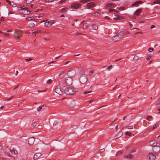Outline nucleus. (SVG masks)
Here are the masks:
<instances>
[{
    "label": "nucleus",
    "mask_w": 160,
    "mask_h": 160,
    "mask_svg": "<svg viewBox=\"0 0 160 160\" xmlns=\"http://www.w3.org/2000/svg\"><path fill=\"white\" fill-rule=\"evenodd\" d=\"M55 92L60 95H62V92L60 88H56L55 89Z\"/></svg>",
    "instance_id": "4468645a"
},
{
    "label": "nucleus",
    "mask_w": 160,
    "mask_h": 160,
    "mask_svg": "<svg viewBox=\"0 0 160 160\" xmlns=\"http://www.w3.org/2000/svg\"><path fill=\"white\" fill-rule=\"evenodd\" d=\"M152 117L151 116H148L147 117V120L149 121H150L149 120L150 118H152Z\"/></svg>",
    "instance_id": "de8ad7c7"
},
{
    "label": "nucleus",
    "mask_w": 160,
    "mask_h": 160,
    "mask_svg": "<svg viewBox=\"0 0 160 160\" xmlns=\"http://www.w3.org/2000/svg\"><path fill=\"white\" fill-rule=\"evenodd\" d=\"M155 27V26L154 25H152L151 27V28L152 29Z\"/></svg>",
    "instance_id": "680f3d73"
},
{
    "label": "nucleus",
    "mask_w": 160,
    "mask_h": 160,
    "mask_svg": "<svg viewBox=\"0 0 160 160\" xmlns=\"http://www.w3.org/2000/svg\"><path fill=\"white\" fill-rule=\"evenodd\" d=\"M65 1V0H61L60 1V2L61 3H62L63 2H64Z\"/></svg>",
    "instance_id": "e2e57ef3"
},
{
    "label": "nucleus",
    "mask_w": 160,
    "mask_h": 160,
    "mask_svg": "<svg viewBox=\"0 0 160 160\" xmlns=\"http://www.w3.org/2000/svg\"><path fill=\"white\" fill-rule=\"evenodd\" d=\"M88 26V23H85L83 25V27L84 28H86Z\"/></svg>",
    "instance_id": "4c0bfd02"
},
{
    "label": "nucleus",
    "mask_w": 160,
    "mask_h": 160,
    "mask_svg": "<svg viewBox=\"0 0 160 160\" xmlns=\"http://www.w3.org/2000/svg\"><path fill=\"white\" fill-rule=\"evenodd\" d=\"M41 32V31L39 30H37L35 31L32 32V34H34L35 33H38Z\"/></svg>",
    "instance_id": "7c9ffc66"
},
{
    "label": "nucleus",
    "mask_w": 160,
    "mask_h": 160,
    "mask_svg": "<svg viewBox=\"0 0 160 160\" xmlns=\"http://www.w3.org/2000/svg\"><path fill=\"white\" fill-rule=\"evenodd\" d=\"M35 25V24L33 22H31L29 24V26L30 27H33Z\"/></svg>",
    "instance_id": "72a5a7b5"
},
{
    "label": "nucleus",
    "mask_w": 160,
    "mask_h": 160,
    "mask_svg": "<svg viewBox=\"0 0 160 160\" xmlns=\"http://www.w3.org/2000/svg\"><path fill=\"white\" fill-rule=\"evenodd\" d=\"M150 144L153 147L157 145V143L155 140H153L150 142Z\"/></svg>",
    "instance_id": "a211bd4d"
},
{
    "label": "nucleus",
    "mask_w": 160,
    "mask_h": 160,
    "mask_svg": "<svg viewBox=\"0 0 160 160\" xmlns=\"http://www.w3.org/2000/svg\"><path fill=\"white\" fill-rule=\"evenodd\" d=\"M43 16V14H41L40 15H39L38 16V18H40V17H42Z\"/></svg>",
    "instance_id": "338daca9"
},
{
    "label": "nucleus",
    "mask_w": 160,
    "mask_h": 160,
    "mask_svg": "<svg viewBox=\"0 0 160 160\" xmlns=\"http://www.w3.org/2000/svg\"><path fill=\"white\" fill-rule=\"evenodd\" d=\"M125 158H128L129 159H131L133 158V155H132L131 153H129L128 154L126 155L125 156Z\"/></svg>",
    "instance_id": "412c9836"
},
{
    "label": "nucleus",
    "mask_w": 160,
    "mask_h": 160,
    "mask_svg": "<svg viewBox=\"0 0 160 160\" xmlns=\"http://www.w3.org/2000/svg\"><path fill=\"white\" fill-rule=\"evenodd\" d=\"M12 7H17V5L16 4H13L12 5Z\"/></svg>",
    "instance_id": "bf43d9fd"
},
{
    "label": "nucleus",
    "mask_w": 160,
    "mask_h": 160,
    "mask_svg": "<svg viewBox=\"0 0 160 160\" xmlns=\"http://www.w3.org/2000/svg\"><path fill=\"white\" fill-rule=\"evenodd\" d=\"M117 17L114 18V20H119L120 19H122L123 18L122 16H117Z\"/></svg>",
    "instance_id": "4be33fe9"
},
{
    "label": "nucleus",
    "mask_w": 160,
    "mask_h": 160,
    "mask_svg": "<svg viewBox=\"0 0 160 160\" xmlns=\"http://www.w3.org/2000/svg\"><path fill=\"white\" fill-rule=\"evenodd\" d=\"M132 133L131 132H129L127 131L125 132V134L126 135H128L130 136L132 134Z\"/></svg>",
    "instance_id": "f704fd0d"
},
{
    "label": "nucleus",
    "mask_w": 160,
    "mask_h": 160,
    "mask_svg": "<svg viewBox=\"0 0 160 160\" xmlns=\"http://www.w3.org/2000/svg\"><path fill=\"white\" fill-rule=\"evenodd\" d=\"M141 2L140 1H138L135 2L134 3L132 4V6L133 7H137L138 6L139 4L141 3Z\"/></svg>",
    "instance_id": "6ab92c4d"
},
{
    "label": "nucleus",
    "mask_w": 160,
    "mask_h": 160,
    "mask_svg": "<svg viewBox=\"0 0 160 160\" xmlns=\"http://www.w3.org/2000/svg\"><path fill=\"white\" fill-rule=\"evenodd\" d=\"M115 7V5L113 3H110L106 6L107 9L110 12H117L118 11L115 9H112L111 8Z\"/></svg>",
    "instance_id": "7ed1b4c3"
},
{
    "label": "nucleus",
    "mask_w": 160,
    "mask_h": 160,
    "mask_svg": "<svg viewBox=\"0 0 160 160\" xmlns=\"http://www.w3.org/2000/svg\"><path fill=\"white\" fill-rule=\"evenodd\" d=\"M123 132L122 131H120L118 133V134L115 136V138H119L122 135Z\"/></svg>",
    "instance_id": "aec40b11"
},
{
    "label": "nucleus",
    "mask_w": 160,
    "mask_h": 160,
    "mask_svg": "<svg viewBox=\"0 0 160 160\" xmlns=\"http://www.w3.org/2000/svg\"><path fill=\"white\" fill-rule=\"evenodd\" d=\"M105 149L104 148H102L100 150V152H104L105 151Z\"/></svg>",
    "instance_id": "13d9d810"
},
{
    "label": "nucleus",
    "mask_w": 160,
    "mask_h": 160,
    "mask_svg": "<svg viewBox=\"0 0 160 160\" xmlns=\"http://www.w3.org/2000/svg\"><path fill=\"white\" fill-rule=\"evenodd\" d=\"M34 18L33 17H29L26 18V20L28 21H30L32 20H33Z\"/></svg>",
    "instance_id": "c85d7f7f"
},
{
    "label": "nucleus",
    "mask_w": 160,
    "mask_h": 160,
    "mask_svg": "<svg viewBox=\"0 0 160 160\" xmlns=\"http://www.w3.org/2000/svg\"><path fill=\"white\" fill-rule=\"evenodd\" d=\"M95 4L93 2H91L87 3L86 4V6L87 7V8L90 9V8H92L95 7Z\"/></svg>",
    "instance_id": "9d476101"
},
{
    "label": "nucleus",
    "mask_w": 160,
    "mask_h": 160,
    "mask_svg": "<svg viewBox=\"0 0 160 160\" xmlns=\"http://www.w3.org/2000/svg\"><path fill=\"white\" fill-rule=\"evenodd\" d=\"M72 79L70 77H67L65 79V82L67 86L71 85L72 83Z\"/></svg>",
    "instance_id": "423d86ee"
},
{
    "label": "nucleus",
    "mask_w": 160,
    "mask_h": 160,
    "mask_svg": "<svg viewBox=\"0 0 160 160\" xmlns=\"http://www.w3.org/2000/svg\"><path fill=\"white\" fill-rule=\"evenodd\" d=\"M122 153V152L121 151H120L119 152H118L117 153V155L118 154H121Z\"/></svg>",
    "instance_id": "0e129e2a"
},
{
    "label": "nucleus",
    "mask_w": 160,
    "mask_h": 160,
    "mask_svg": "<svg viewBox=\"0 0 160 160\" xmlns=\"http://www.w3.org/2000/svg\"><path fill=\"white\" fill-rule=\"evenodd\" d=\"M90 0H80V2L82 3H88L90 2Z\"/></svg>",
    "instance_id": "393cba45"
},
{
    "label": "nucleus",
    "mask_w": 160,
    "mask_h": 160,
    "mask_svg": "<svg viewBox=\"0 0 160 160\" xmlns=\"http://www.w3.org/2000/svg\"><path fill=\"white\" fill-rule=\"evenodd\" d=\"M151 57V55L150 54H149L148 55L147 57L146 58V59L147 60H149Z\"/></svg>",
    "instance_id": "e433bc0d"
},
{
    "label": "nucleus",
    "mask_w": 160,
    "mask_h": 160,
    "mask_svg": "<svg viewBox=\"0 0 160 160\" xmlns=\"http://www.w3.org/2000/svg\"><path fill=\"white\" fill-rule=\"evenodd\" d=\"M117 9L120 11L125 10V8H124V7H120L119 8H117Z\"/></svg>",
    "instance_id": "473e14b6"
},
{
    "label": "nucleus",
    "mask_w": 160,
    "mask_h": 160,
    "mask_svg": "<svg viewBox=\"0 0 160 160\" xmlns=\"http://www.w3.org/2000/svg\"><path fill=\"white\" fill-rule=\"evenodd\" d=\"M6 2L9 3V4L11 5V2L9 0H6Z\"/></svg>",
    "instance_id": "6e6d98bb"
},
{
    "label": "nucleus",
    "mask_w": 160,
    "mask_h": 160,
    "mask_svg": "<svg viewBox=\"0 0 160 160\" xmlns=\"http://www.w3.org/2000/svg\"><path fill=\"white\" fill-rule=\"evenodd\" d=\"M58 121L56 120L53 122V125L55 126V125H57V124H58Z\"/></svg>",
    "instance_id": "79ce46f5"
},
{
    "label": "nucleus",
    "mask_w": 160,
    "mask_h": 160,
    "mask_svg": "<svg viewBox=\"0 0 160 160\" xmlns=\"http://www.w3.org/2000/svg\"><path fill=\"white\" fill-rule=\"evenodd\" d=\"M149 158L150 160H154L156 157L152 153H150L149 154Z\"/></svg>",
    "instance_id": "dca6fc26"
},
{
    "label": "nucleus",
    "mask_w": 160,
    "mask_h": 160,
    "mask_svg": "<svg viewBox=\"0 0 160 160\" xmlns=\"http://www.w3.org/2000/svg\"><path fill=\"white\" fill-rule=\"evenodd\" d=\"M125 128L128 129H132L133 128V126H129L125 127Z\"/></svg>",
    "instance_id": "c756f323"
},
{
    "label": "nucleus",
    "mask_w": 160,
    "mask_h": 160,
    "mask_svg": "<svg viewBox=\"0 0 160 160\" xmlns=\"http://www.w3.org/2000/svg\"><path fill=\"white\" fill-rule=\"evenodd\" d=\"M33 0H25V2L27 3H29L32 1Z\"/></svg>",
    "instance_id": "ea45409f"
},
{
    "label": "nucleus",
    "mask_w": 160,
    "mask_h": 160,
    "mask_svg": "<svg viewBox=\"0 0 160 160\" xmlns=\"http://www.w3.org/2000/svg\"><path fill=\"white\" fill-rule=\"evenodd\" d=\"M158 125L157 124H155L154 126H153V128H152V129H154L155 128H156L158 126Z\"/></svg>",
    "instance_id": "864d4df0"
},
{
    "label": "nucleus",
    "mask_w": 160,
    "mask_h": 160,
    "mask_svg": "<svg viewBox=\"0 0 160 160\" xmlns=\"http://www.w3.org/2000/svg\"><path fill=\"white\" fill-rule=\"evenodd\" d=\"M153 50V48H150L148 49V51L151 52Z\"/></svg>",
    "instance_id": "a18cd8bd"
},
{
    "label": "nucleus",
    "mask_w": 160,
    "mask_h": 160,
    "mask_svg": "<svg viewBox=\"0 0 160 160\" xmlns=\"http://www.w3.org/2000/svg\"><path fill=\"white\" fill-rule=\"evenodd\" d=\"M37 124V122H34L32 124V125L33 127H35L36 124Z\"/></svg>",
    "instance_id": "58836bf2"
},
{
    "label": "nucleus",
    "mask_w": 160,
    "mask_h": 160,
    "mask_svg": "<svg viewBox=\"0 0 160 160\" xmlns=\"http://www.w3.org/2000/svg\"><path fill=\"white\" fill-rule=\"evenodd\" d=\"M139 59L138 57L137 56H135L133 58V60H137Z\"/></svg>",
    "instance_id": "a19ab883"
},
{
    "label": "nucleus",
    "mask_w": 160,
    "mask_h": 160,
    "mask_svg": "<svg viewBox=\"0 0 160 160\" xmlns=\"http://www.w3.org/2000/svg\"><path fill=\"white\" fill-rule=\"evenodd\" d=\"M67 74L69 76L68 77H70L71 78H72L75 76L76 72L74 70L72 69L68 72Z\"/></svg>",
    "instance_id": "0eeeda50"
},
{
    "label": "nucleus",
    "mask_w": 160,
    "mask_h": 160,
    "mask_svg": "<svg viewBox=\"0 0 160 160\" xmlns=\"http://www.w3.org/2000/svg\"><path fill=\"white\" fill-rule=\"evenodd\" d=\"M81 5V4L78 3L74 2L71 4L70 8L72 9H77L79 8Z\"/></svg>",
    "instance_id": "20e7f679"
},
{
    "label": "nucleus",
    "mask_w": 160,
    "mask_h": 160,
    "mask_svg": "<svg viewBox=\"0 0 160 160\" xmlns=\"http://www.w3.org/2000/svg\"><path fill=\"white\" fill-rule=\"evenodd\" d=\"M5 36H9L10 34L7 32H3V33Z\"/></svg>",
    "instance_id": "49530a36"
},
{
    "label": "nucleus",
    "mask_w": 160,
    "mask_h": 160,
    "mask_svg": "<svg viewBox=\"0 0 160 160\" xmlns=\"http://www.w3.org/2000/svg\"><path fill=\"white\" fill-rule=\"evenodd\" d=\"M0 20L2 21H3L4 20L3 18V17H2Z\"/></svg>",
    "instance_id": "69168bd1"
},
{
    "label": "nucleus",
    "mask_w": 160,
    "mask_h": 160,
    "mask_svg": "<svg viewBox=\"0 0 160 160\" xmlns=\"http://www.w3.org/2000/svg\"><path fill=\"white\" fill-rule=\"evenodd\" d=\"M42 109V107L41 106H39L37 110L38 111H40Z\"/></svg>",
    "instance_id": "09e8293b"
},
{
    "label": "nucleus",
    "mask_w": 160,
    "mask_h": 160,
    "mask_svg": "<svg viewBox=\"0 0 160 160\" xmlns=\"http://www.w3.org/2000/svg\"><path fill=\"white\" fill-rule=\"evenodd\" d=\"M92 15L96 17H98L99 16L100 14L98 12H95L92 14Z\"/></svg>",
    "instance_id": "cd10ccee"
},
{
    "label": "nucleus",
    "mask_w": 160,
    "mask_h": 160,
    "mask_svg": "<svg viewBox=\"0 0 160 160\" xmlns=\"http://www.w3.org/2000/svg\"><path fill=\"white\" fill-rule=\"evenodd\" d=\"M153 151L155 153H158L160 151V148L158 146H156L152 148Z\"/></svg>",
    "instance_id": "f8f14e48"
},
{
    "label": "nucleus",
    "mask_w": 160,
    "mask_h": 160,
    "mask_svg": "<svg viewBox=\"0 0 160 160\" xmlns=\"http://www.w3.org/2000/svg\"><path fill=\"white\" fill-rule=\"evenodd\" d=\"M118 35H119L120 38H122L123 36V32H121L118 33Z\"/></svg>",
    "instance_id": "a878e982"
},
{
    "label": "nucleus",
    "mask_w": 160,
    "mask_h": 160,
    "mask_svg": "<svg viewBox=\"0 0 160 160\" xmlns=\"http://www.w3.org/2000/svg\"><path fill=\"white\" fill-rule=\"evenodd\" d=\"M92 92V91H88V92H84V94H87V93H90L91 92Z\"/></svg>",
    "instance_id": "3c124183"
},
{
    "label": "nucleus",
    "mask_w": 160,
    "mask_h": 160,
    "mask_svg": "<svg viewBox=\"0 0 160 160\" xmlns=\"http://www.w3.org/2000/svg\"><path fill=\"white\" fill-rule=\"evenodd\" d=\"M19 86V85H16V86L13 89V90H14L16 88H17Z\"/></svg>",
    "instance_id": "774afa93"
},
{
    "label": "nucleus",
    "mask_w": 160,
    "mask_h": 160,
    "mask_svg": "<svg viewBox=\"0 0 160 160\" xmlns=\"http://www.w3.org/2000/svg\"><path fill=\"white\" fill-rule=\"evenodd\" d=\"M68 10L69 9L68 8H64L61 9V11L62 12H67Z\"/></svg>",
    "instance_id": "b1692460"
},
{
    "label": "nucleus",
    "mask_w": 160,
    "mask_h": 160,
    "mask_svg": "<svg viewBox=\"0 0 160 160\" xmlns=\"http://www.w3.org/2000/svg\"><path fill=\"white\" fill-rule=\"evenodd\" d=\"M112 67V65H110V66L108 67V70H109Z\"/></svg>",
    "instance_id": "052dcab7"
},
{
    "label": "nucleus",
    "mask_w": 160,
    "mask_h": 160,
    "mask_svg": "<svg viewBox=\"0 0 160 160\" xmlns=\"http://www.w3.org/2000/svg\"><path fill=\"white\" fill-rule=\"evenodd\" d=\"M20 11L21 13L25 14H28L30 12V11L28 10L26 8H22L21 9Z\"/></svg>",
    "instance_id": "6e6552de"
},
{
    "label": "nucleus",
    "mask_w": 160,
    "mask_h": 160,
    "mask_svg": "<svg viewBox=\"0 0 160 160\" xmlns=\"http://www.w3.org/2000/svg\"><path fill=\"white\" fill-rule=\"evenodd\" d=\"M62 89L66 94L69 95H72L75 92V90L73 88H67L64 86L62 87Z\"/></svg>",
    "instance_id": "f257e3e1"
},
{
    "label": "nucleus",
    "mask_w": 160,
    "mask_h": 160,
    "mask_svg": "<svg viewBox=\"0 0 160 160\" xmlns=\"http://www.w3.org/2000/svg\"><path fill=\"white\" fill-rule=\"evenodd\" d=\"M156 104L158 105L160 104V99H158L156 102Z\"/></svg>",
    "instance_id": "c03bdc74"
},
{
    "label": "nucleus",
    "mask_w": 160,
    "mask_h": 160,
    "mask_svg": "<svg viewBox=\"0 0 160 160\" xmlns=\"http://www.w3.org/2000/svg\"><path fill=\"white\" fill-rule=\"evenodd\" d=\"M80 81L82 84L85 83L87 81L86 76L85 74H82L80 77Z\"/></svg>",
    "instance_id": "39448f33"
},
{
    "label": "nucleus",
    "mask_w": 160,
    "mask_h": 160,
    "mask_svg": "<svg viewBox=\"0 0 160 160\" xmlns=\"http://www.w3.org/2000/svg\"><path fill=\"white\" fill-rule=\"evenodd\" d=\"M92 28L93 29L95 30H97L98 28V27L97 25L96 24H93L92 25Z\"/></svg>",
    "instance_id": "bb28decb"
},
{
    "label": "nucleus",
    "mask_w": 160,
    "mask_h": 160,
    "mask_svg": "<svg viewBox=\"0 0 160 160\" xmlns=\"http://www.w3.org/2000/svg\"><path fill=\"white\" fill-rule=\"evenodd\" d=\"M153 3L160 4V0H156L154 1Z\"/></svg>",
    "instance_id": "2f4dec72"
},
{
    "label": "nucleus",
    "mask_w": 160,
    "mask_h": 160,
    "mask_svg": "<svg viewBox=\"0 0 160 160\" xmlns=\"http://www.w3.org/2000/svg\"><path fill=\"white\" fill-rule=\"evenodd\" d=\"M22 32L20 30H15L14 32V38L18 40L22 36Z\"/></svg>",
    "instance_id": "f03ea898"
},
{
    "label": "nucleus",
    "mask_w": 160,
    "mask_h": 160,
    "mask_svg": "<svg viewBox=\"0 0 160 160\" xmlns=\"http://www.w3.org/2000/svg\"><path fill=\"white\" fill-rule=\"evenodd\" d=\"M120 39L119 35H115L112 38V40L114 41H118Z\"/></svg>",
    "instance_id": "f3484780"
},
{
    "label": "nucleus",
    "mask_w": 160,
    "mask_h": 160,
    "mask_svg": "<svg viewBox=\"0 0 160 160\" xmlns=\"http://www.w3.org/2000/svg\"><path fill=\"white\" fill-rule=\"evenodd\" d=\"M54 0H45V1L46 2H50L53 1Z\"/></svg>",
    "instance_id": "4d7b16f0"
},
{
    "label": "nucleus",
    "mask_w": 160,
    "mask_h": 160,
    "mask_svg": "<svg viewBox=\"0 0 160 160\" xmlns=\"http://www.w3.org/2000/svg\"><path fill=\"white\" fill-rule=\"evenodd\" d=\"M93 74V72L92 70H91L89 72L90 75H92Z\"/></svg>",
    "instance_id": "5fc2aeb1"
},
{
    "label": "nucleus",
    "mask_w": 160,
    "mask_h": 160,
    "mask_svg": "<svg viewBox=\"0 0 160 160\" xmlns=\"http://www.w3.org/2000/svg\"><path fill=\"white\" fill-rule=\"evenodd\" d=\"M64 71H61L59 73V76H60L63 75V74H64Z\"/></svg>",
    "instance_id": "603ef678"
},
{
    "label": "nucleus",
    "mask_w": 160,
    "mask_h": 160,
    "mask_svg": "<svg viewBox=\"0 0 160 160\" xmlns=\"http://www.w3.org/2000/svg\"><path fill=\"white\" fill-rule=\"evenodd\" d=\"M43 36L44 37H46L47 38H50V37H49V35H48V34L46 33V32H44V34L43 35Z\"/></svg>",
    "instance_id": "c9c22d12"
},
{
    "label": "nucleus",
    "mask_w": 160,
    "mask_h": 160,
    "mask_svg": "<svg viewBox=\"0 0 160 160\" xmlns=\"http://www.w3.org/2000/svg\"><path fill=\"white\" fill-rule=\"evenodd\" d=\"M10 152L12 154L16 155L18 153V151L16 150H11Z\"/></svg>",
    "instance_id": "5701e85b"
},
{
    "label": "nucleus",
    "mask_w": 160,
    "mask_h": 160,
    "mask_svg": "<svg viewBox=\"0 0 160 160\" xmlns=\"http://www.w3.org/2000/svg\"><path fill=\"white\" fill-rule=\"evenodd\" d=\"M54 23V22L53 20L47 21L45 22L44 26L46 27H48L51 26Z\"/></svg>",
    "instance_id": "1a4fd4ad"
},
{
    "label": "nucleus",
    "mask_w": 160,
    "mask_h": 160,
    "mask_svg": "<svg viewBox=\"0 0 160 160\" xmlns=\"http://www.w3.org/2000/svg\"><path fill=\"white\" fill-rule=\"evenodd\" d=\"M32 58H29L28 59H25V60L26 62H28L29 61H32Z\"/></svg>",
    "instance_id": "37998d69"
},
{
    "label": "nucleus",
    "mask_w": 160,
    "mask_h": 160,
    "mask_svg": "<svg viewBox=\"0 0 160 160\" xmlns=\"http://www.w3.org/2000/svg\"><path fill=\"white\" fill-rule=\"evenodd\" d=\"M52 80L51 79H49L47 82L48 84H50L51 83V82Z\"/></svg>",
    "instance_id": "8fccbe9b"
},
{
    "label": "nucleus",
    "mask_w": 160,
    "mask_h": 160,
    "mask_svg": "<svg viewBox=\"0 0 160 160\" xmlns=\"http://www.w3.org/2000/svg\"><path fill=\"white\" fill-rule=\"evenodd\" d=\"M142 13V9H139L137 10L134 14V17L138 16H139Z\"/></svg>",
    "instance_id": "9b49d317"
},
{
    "label": "nucleus",
    "mask_w": 160,
    "mask_h": 160,
    "mask_svg": "<svg viewBox=\"0 0 160 160\" xmlns=\"http://www.w3.org/2000/svg\"><path fill=\"white\" fill-rule=\"evenodd\" d=\"M35 141V138L34 137H31L29 138L28 140V143L30 145H32Z\"/></svg>",
    "instance_id": "ddd939ff"
},
{
    "label": "nucleus",
    "mask_w": 160,
    "mask_h": 160,
    "mask_svg": "<svg viewBox=\"0 0 160 160\" xmlns=\"http://www.w3.org/2000/svg\"><path fill=\"white\" fill-rule=\"evenodd\" d=\"M41 154L40 153H37L34 154L33 159L36 160L41 156Z\"/></svg>",
    "instance_id": "2eb2a0df"
}]
</instances>
